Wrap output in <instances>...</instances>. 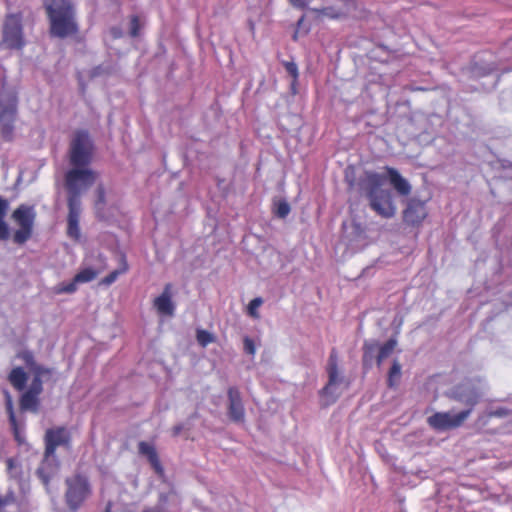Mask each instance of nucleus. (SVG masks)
Returning a JSON list of instances; mask_svg holds the SVG:
<instances>
[{
  "label": "nucleus",
  "instance_id": "obj_32",
  "mask_svg": "<svg viewBox=\"0 0 512 512\" xmlns=\"http://www.w3.org/2000/svg\"><path fill=\"white\" fill-rule=\"evenodd\" d=\"M290 213V205L286 201H279L276 205L275 214L280 218H285Z\"/></svg>",
  "mask_w": 512,
  "mask_h": 512
},
{
  "label": "nucleus",
  "instance_id": "obj_31",
  "mask_svg": "<svg viewBox=\"0 0 512 512\" xmlns=\"http://www.w3.org/2000/svg\"><path fill=\"white\" fill-rule=\"evenodd\" d=\"M106 204V192L103 185H99L96 189V209H102Z\"/></svg>",
  "mask_w": 512,
  "mask_h": 512
},
{
  "label": "nucleus",
  "instance_id": "obj_35",
  "mask_svg": "<svg viewBox=\"0 0 512 512\" xmlns=\"http://www.w3.org/2000/svg\"><path fill=\"white\" fill-rule=\"evenodd\" d=\"M21 358L34 371V375H36V368L39 366L35 364L33 354L29 351H26L22 353Z\"/></svg>",
  "mask_w": 512,
  "mask_h": 512
},
{
  "label": "nucleus",
  "instance_id": "obj_4",
  "mask_svg": "<svg viewBox=\"0 0 512 512\" xmlns=\"http://www.w3.org/2000/svg\"><path fill=\"white\" fill-rule=\"evenodd\" d=\"M27 44L21 12L5 15L0 45L8 50L21 51Z\"/></svg>",
  "mask_w": 512,
  "mask_h": 512
},
{
  "label": "nucleus",
  "instance_id": "obj_42",
  "mask_svg": "<svg viewBox=\"0 0 512 512\" xmlns=\"http://www.w3.org/2000/svg\"><path fill=\"white\" fill-rule=\"evenodd\" d=\"M160 499H161L162 501H165V500H166V496H165V495H161Z\"/></svg>",
  "mask_w": 512,
  "mask_h": 512
},
{
  "label": "nucleus",
  "instance_id": "obj_19",
  "mask_svg": "<svg viewBox=\"0 0 512 512\" xmlns=\"http://www.w3.org/2000/svg\"><path fill=\"white\" fill-rule=\"evenodd\" d=\"M385 170L392 187L402 196H408L411 193V185L401 176V174L392 167L386 166Z\"/></svg>",
  "mask_w": 512,
  "mask_h": 512
},
{
  "label": "nucleus",
  "instance_id": "obj_40",
  "mask_svg": "<svg viewBox=\"0 0 512 512\" xmlns=\"http://www.w3.org/2000/svg\"><path fill=\"white\" fill-rule=\"evenodd\" d=\"M6 463H7V466H8L9 469H11L13 467V464H14L13 459L9 458L6 461Z\"/></svg>",
  "mask_w": 512,
  "mask_h": 512
},
{
  "label": "nucleus",
  "instance_id": "obj_29",
  "mask_svg": "<svg viewBox=\"0 0 512 512\" xmlns=\"http://www.w3.org/2000/svg\"><path fill=\"white\" fill-rule=\"evenodd\" d=\"M491 419L492 418L490 417L487 411L480 414L474 422V427L476 431L478 433L484 432L485 428L489 425Z\"/></svg>",
  "mask_w": 512,
  "mask_h": 512
},
{
  "label": "nucleus",
  "instance_id": "obj_24",
  "mask_svg": "<svg viewBox=\"0 0 512 512\" xmlns=\"http://www.w3.org/2000/svg\"><path fill=\"white\" fill-rule=\"evenodd\" d=\"M129 269V265L127 263L126 257L124 255H121L120 258V267L118 269L113 270L110 272L107 276L101 279L100 284L105 286H110L113 284L117 278L125 274Z\"/></svg>",
  "mask_w": 512,
  "mask_h": 512
},
{
  "label": "nucleus",
  "instance_id": "obj_33",
  "mask_svg": "<svg viewBox=\"0 0 512 512\" xmlns=\"http://www.w3.org/2000/svg\"><path fill=\"white\" fill-rule=\"evenodd\" d=\"M487 412L489 413L491 418H505L512 414L511 410L504 408V407L492 409Z\"/></svg>",
  "mask_w": 512,
  "mask_h": 512
},
{
  "label": "nucleus",
  "instance_id": "obj_30",
  "mask_svg": "<svg viewBox=\"0 0 512 512\" xmlns=\"http://www.w3.org/2000/svg\"><path fill=\"white\" fill-rule=\"evenodd\" d=\"M77 282H75V279L73 278V280L69 283H60L59 285L56 286L55 288V293L56 294H72L74 292H76L77 290Z\"/></svg>",
  "mask_w": 512,
  "mask_h": 512
},
{
  "label": "nucleus",
  "instance_id": "obj_11",
  "mask_svg": "<svg viewBox=\"0 0 512 512\" xmlns=\"http://www.w3.org/2000/svg\"><path fill=\"white\" fill-rule=\"evenodd\" d=\"M338 362L337 350L332 348L326 365L328 382L320 391V395L326 399V405H330L337 400L338 396L334 394L333 388L340 384L344 379L340 373Z\"/></svg>",
  "mask_w": 512,
  "mask_h": 512
},
{
  "label": "nucleus",
  "instance_id": "obj_2",
  "mask_svg": "<svg viewBox=\"0 0 512 512\" xmlns=\"http://www.w3.org/2000/svg\"><path fill=\"white\" fill-rule=\"evenodd\" d=\"M51 37L65 39L79 33L76 9L72 0H44Z\"/></svg>",
  "mask_w": 512,
  "mask_h": 512
},
{
  "label": "nucleus",
  "instance_id": "obj_6",
  "mask_svg": "<svg viewBox=\"0 0 512 512\" xmlns=\"http://www.w3.org/2000/svg\"><path fill=\"white\" fill-rule=\"evenodd\" d=\"M18 114V98L14 92H0V133L5 141H12Z\"/></svg>",
  "mask_w": 512,
  "mask_h": 512
},
{
  "label": "nucleus",
  "instance_id": "obj_18",
  "mask_svg": "<svg viewBox=\"0 0 512 512\" xmlns=\"http://www.w3.org/2000/svg\"><path fill=\"white\" fill-rule=\"evenodd\" d=\"M138 452L146 457L147 461L158 476L162 477L164 475V468L154 445L145 441H140L138 443Z\"/></svg>",
  "mask_w": 512,
  "mask_h": 512
},
{
  "label": "nucleus",
  "instance_id": "obj_14",
  "mask_svg": "<svg viewBox=\"0 0 512 512\" xmlns=\"http://www.w3.org/2000/svg\"><path fill=\"white\" fill-rule=\"evenodd\" d=\"M45 457H51L55 454L57 447L68 446L71 441V435L66 427H55L47 429L45 432Z\"/></svg>",
  "mask_w": 512,
  "mask_h": 512
},
{
  "label": "nucleus",
  "instance_id": "obj_8",
  "mask_svg": "<svg viewBox=\"0 0 512 512\" xmlns=\"http://www.w3.org/2000/svg\"><path fill=\"white\" fill-rule=\"evenodd\" d=\"M12 218L18 226L13 234V242L18 245L25 244L33 235L36 213L32 206L19 205L12 213Z\"/></svg>",
  "mask_w": 512,
  "mask_h": 512
},
{
  "label": "nucleus",
  "instance_id": "obj_15",
  "mask_svg": "<svg viewBox=\"0 0 512 512\" xmlns=\"http://www.w3.org/2000/svg\"><path fill=\"white\" fill-rule=\"evenodd\" d=\"M449 397L452 400L467 406V409H471V412L480 401V393L478 389L465 383L456 385L451 390Z\"/></svg>",
  "mask_w": 512,
  "mask_h": 512
},
{
  "label": "nucleus",
  "instance_id": "obj_16",
  "mask_svg": "<svg viewBox=\"0 0 512 512\" xmlns=\"http://www.w3.org/2000/svg\"><path fill=\"white\" fill-rule=\"evenodd\" d=\"M228 407L227 415L234 423L245 422V407L242 401L241 393L237 387H229L227 390Z\"/></svg>",
  "mask_w": 512,
  "mask_h": 512
},
{
  "label": "nucleus",
  "instance_id": "obj_34",
  "mask_svg": "<svg viewBox=\"0 0 512 512\" xmlns=\"http://www.w3.org/2000/svg\"><path fill=\"white\" fill-rule=\"evenodd\" d=\"M141 25L140 20L137 15H134L130 19V35L132 37H137L140 33Z\"/></svg>",
  "mask_w": 512,
  "mask_h": 512
},
{
  "label": "nucleus",
  "instance_id": "obj_25",
  "mask_svg": "<svg viewBox=\"0 0 512 512\" xmlns=\"http://www.w3.org/2000/svg\"><path fill=\"white\" fill-rule=\"evenodd\" d=\"M401 364L397 359H395L392 363L391 368L388 372L387 377V385L389 388H395L399 384L400 378H401Z\"/></svg>",
  "mask_w": 512,
  "mask_h": 512
},
{
  "label": "nucleus",
  "instance_id": "obj_38",
  "mask_svg": "<svg viewBox=\"0 0 512 512\" xmlns=\"http://www.w3.org/2000/svg\"><path fill=\"white\" fill-rule=\"evenodd\" d=\"M183 425L182 424H178V425H175L173 428H172V435L174 437L178 436L182 430H183Z\"/></svg>",
  "mask_w": 512,
  "mask_h": 512
},
{
  "label": "nucleus",
  "instance_id": "obj_20",
  "mask_svg": "<svg viewBox=\"0 0 512 512\" xmlns=\"http://www.w3.org/2000/svg\"><path fill=\"white\" fill-rule=\"evenodd\" d=\"M355 6L354 0H346L343 2V7L327 6L320 9L318 12L329 19H342L346 18L351 11V7Z\"/></svg>",
  "mask_w": 512,
  "mask_h": 512
},
{
  "label": "nucleus",
  "instance_id": "obj_3",
  "mask_svg": "<svg viewBox=\"0 0 512 512\" xmlns=\"http://www.w3.org/2000/svg\"><path fill=\"white\" fill-rule=\"evenodd\" d=\"M383 176L376 172H367L364 179V190L369 200L370 208L383 218H392L396 213L392 194L383 189Z\"/></svg>",
  "mask_w": 512,
  "mask_h": 512
},
{
  "label": "nucleus",
  "instance_id": "obj_37",
  "mask_svg": "<svg viewBox=\"0 0 512 512\" xmlns=\"http://www.w3.org/2000/svg\"><path fill=\"white\" fill-rule=\"evenodd\" d=\"M243 344H244L245 353L252 355V356L255 355L256 347H255L254 341L250 337H248V336L244 337Z\"/></svg>",
  "mask_w": 512,
  "mask_h": 512
},
{
  "label": "nucleus",
  "instance_id": "obj_12",
  "mask_svg": "<svg viewBox=\"0 0 512 512\" xmlns=\"http://www.w3.org/2000/svg\"><path fill=\"white\" fill-rule=\"evenodd\" d=\"M397 345V341L394 338H390L383 345L378 346L375 341H365L363 344V357L362 362L365 368L370 367L374 359V353L378 349L376 356L377 366H381L382 362L389 357L394 351Z\"/></svg>",
  "mask_w": 512,
  "mask_h": 512
},
{
  "label": "nucleus",
  "instance_id": "obj_39",
  "mask_svg": "<svg viewBox=\"0 0 512 512\" xmlns=\"http://www.w3.org/2000/svg\"><path fill=\"white\" fill-rule=\"evenodd\" d=\"M289 2H290L294 7L303 8V2H301V0H289Z\"/></svg>",
  "mask_w": 512,
  "mask_h": 512
},
{
  "label": "nucleus",
  "instance_id": "obj_26",
  "mask_svg": "<svg viewBox=\"0 0 512 512\" xmlns=\"http://www.w3.org/2000/svg\"><path fill=\"white\" fill-rule=\"evenodd\" d=\"M99 273V270H94L92 268H84L74 276V279L75 282H77L78 284L87 283L94 280Z\"/></svg>",
  "mask_w": 512,
  "mask_h": 512
},
{
  "label": "nucleus",
  "instance_id": "obj_36",
  "mask_svg": "<svg viewBox=\"0 0 512 512\" xmlns=\"http://www.w3.org/2000/svg\"><path fill=\"white\" fill-rule=\"evenodd\" d=\"M284 67L287 73L293 77V82L295 83L299 76L297 65L294 62H285Z\"/></svg>",
  "mask_w": 512,
  "mask_h": 512
},
{
  "label": "nucleus",
  "instance_id": "obj_43",
  "mask_svg": "<svg viewBox=\"0 0 512 512\" xmlns=\"http://www.w3.org/2000/svg\"><path fill=\"white\" fill-rule=\"evenodd\" d=\"M303 21V18L299 19L298 24L300 25Z\"/></svg>",
  "mask_w": 512,
  "mask_h": 512
},
{
  "label": "nucleus",
  "instance_id": "obj_21",
  "mask_svg": "<svg viewBox=\"0 0 512 512\" xmlns=\"http://www.w3.org/2000/svg\"><path fill=\"white\" fill-rule=\"evenodd\" d=\"M28 374L22 367H14L8 374V381L17 391H23L26 388Z\"/></svg>",
  "mask_w": 512,
  "mask_h": 512
},
{
  "label": "nucleus",
  "instance_id": "obj_27",
  "mask_svg": "<svg viewBox=\"0 0 512 512\" xmlns=\"http://www.w3.org/2000/svg\"><path fill=\"white\" fill-rule=\"evenodd\" d=\"M196 339L202 347H206L210 343L215 342V336L203 329H198L196 333Z\"/></svg>",
  "mask_w": 512,
  "mask_h": 512
},
{
  "label": "nucleus",
  "instance_id": "obj_10",
  "mask_svg": "<svg viewBox=\"0 0 512 512\" xmlns=\"http://www.w3.org/2000/svg\"><path fill=\"white\" fill-rule=\"evenodd\" d=\"M471 415V409L458 413L436 412L427 418L428 425L435 431H448L461 427Z\"/></svg>",
  "mask_w": 512,
  "mask_h": 512
},
{
  "label": "nucleus",
  "instance_id": "obj_23",
  "mask_svg": "<svg viewBox=\"0 0 512 512\" xmlns=\"http://www.w3.org/2000/svg\"><path fill=\"white\" fill-rule=\"evenodd\" d=\"M5 408H6V412L8 414V418H9V423L11 425V428L13 430V434H14V437L15 439L21 443V439H20V433H19V428H18V422H17V419H16V415H15V412H14V407H13V401H12V398H11V395L8 391L5 392Z\"/></svg>",
  "mask_w": 512,
  "mask_h": 512
},
{
  "label": "nucleus",
  "instance_id": "obj_7",
  "mask_svg": "<svg viewBox=\"0 0 512 512\" xmlns=\"http://www.w3.org/2000/svg\"><path fill=\"white\" fill-rule=\"evenodd\" d=\"M93 157V144L86 131H77L71 140L69 161L72 169H87Z\"/></svg>",
  "mask_w": 512,
  "mask_h": 512
},
{
  "label": "nucleus",
  "instance_id": "obj_5",
  "mask_svg": "<svg viewBox=\"0 0 512 512\" xmlns=\"http://www.w3.org/2000/svg\"><path fill=\"white\" fill-rule=\"evenodd\" d=\"M65 502L68 509L76 512L91 496L92 488L89 479L82 473H75L65 479Z\"/></svg>",
  "mask_w": 512,
  "mask_h": 512
},
{
  "label": "nucleus",
  "instance_id": "obj_41",
  "mask_svg": "<svg viewBox=\"0 0 512 512\" xmlns=\"http://www.w3.org/2000/svg\"><path fill=\"white\" fill-rule=\"evenodd\" d=\"M104 512H113L111 509V505H108Z\"/></svg>",
  "mask_w": 512,
  "mask_h": 512
},
{
  "label": "nucleus",
  "instance_id": "obj_17",
  "mask_svg": "<svg viewBox=\"0 0 512 512\" xmlns=\"http://www.w3.org/2000/svg\"><path fill=\"white\" fill-rule=\"evenodd\" d=\"M153 307L161 316H173L175 305L172 301V284L167 283L163 292L153 300Z\"/></svg>",
  "mask_w": 512,
  "mask_h": 512
},
{
  "label": "nucleus",
  "instance_id": "obj_28",
  "mask_svg": "<svg viewBox=\"0 0 512 512\" xmlns=\"http://www.w3.org/2000/svg\"><path fill=\"white\" fill-rule=\"evenodd\" d=\"M262 304H263V299L261 297H256V298L252 299L247 306V314L254 319H259L260 314L258 312V308Z\"/></svg>",
  "mask_w": 512,
  "mask_h": 512
},
{
  "label": "nucleus",
  "instance_id": "obj_9",
  "mask_svg": "<svg viewBox=\"0 0 512 512\" xmlns=\"http://www.w3.org/2000/svg\"><path fill=\"white\" fill-rule=\"evenodd\" d=\"M36 375L33 376L32 382L27 390H25L19 399L21 411L37 412L40 405L39 396L43 391V382L41 376L48 374L50 371L44 367L36 368Z\"/></svg>",
  "mask_w": 512,
  "mask_h": 512
},
{
  "label": "nucleus",
  "instance_id": "obj_22",
  "mask_svg": "<svg viewBox=\"0 0 512 512\" xmlns=\"http://www.w3.org/2000/svg\"><path fill=\"white\" fill-rule=\"evenodd\" d=\"M9 209L7 199L0 197V241H7L10 237L9 225L6 222V216Z\"/></svg>",
  "mask_w": 512,
  "mask_h": 512
},
{
  "label": "nucleus",
  "instance_id": "obj_1",
  "mask_svg": "<svg viewBox=\"0 0 512 512\" xmlns=\"http://www.w3.org/2000/svg\"><path fill=\"white\" fill-rule=\"evenodd\" d=\"M98 174L92 169H70L65 174L67 196V236L72 240L80 239L81 195L94 184Z\"/></svg>",
  "mask_w": 512,
  "mask_h": 512
},
{
  "label": "nucleus",
  "instance_id": "obj_13",
  "mask_svg": "<svg viewBox=\"0 0 512 512\" xmlns=\"http://www.w3.org/2000/svg\"><path fill=\"white\" fill-rule=\"evenodd\" d=\"M428 200H420L418 198H410L402 212L403 221L413 227L420 226L428 216L426 203Z\"/></svg>",
  "mask_w": 512,
  "mask_h": 512
}]
</instances>
